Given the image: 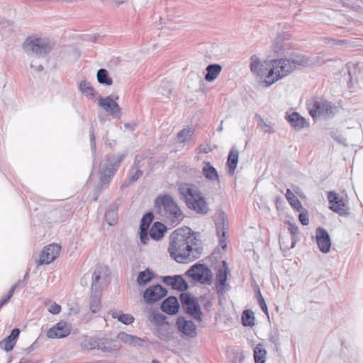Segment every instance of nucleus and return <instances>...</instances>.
Masks as SVG:
<instances>
[{
	"label": "nucleus",
	"mask_w": 363,
	"mask_h": 363,
	"mask_svg": "<svg viewBox=\"0 0 363 363\" xmlns=\"http://www.w3.org/2000/svg\"><path fill=\"white\" fill-rule=\"evenodd\" d=\"M186 274L191 277L194 280L198 281L201 284L208 283L212 278V272L207 267L203 264H196L193 265Z\"/></svg>",
	"instance_id": "nucleus-8"
},
{
	"label": "nucleus",
	"mask_w": 363,
	"mask_h": 363,
	"mask_svg": "<svg viewBox=\"0 0 363 363\" xmlns=\"http://www.w3.org/2000/svg\"><path fill=\"white\" fill-rule=\"evenodd\" d=\"M5 304L6 303L4 302V301L1 300V301L0 302V308Z\"/></svg>",
	"instance_id": "nucleus-54"
},
{
	"label": "nucleus",
	"mask_w": 363,
	"mask_h": 363,
	"mask_svg": "<svg viewBox=\"0 0 363 363\" xmlns=\"http://www.w3.org/2000/svg\"><path fill=\"white\" fill-rule=\"evenodd\" d=\"M262 128L263 129V130L265 133H274V132L273 128L270 125L266 124L265 123H264L263 125H262Z\"/></svg>",
	"instance_id": "nucleus-49"
},
{
	"label": "nucleus",
	"mask_w": 363,
	"mask_h": 363,
	"mask_svg": "<svg viewBox=\"0 0 363 363\" xmlns=\"http://www.w3.org/2000/svg\"><path fill=\"white\" fill-rule=\"evenodd\" d=\"M43 66H42V65H38V68H37V70H38V71H41V70H43Z\"/></svg>",
	"instance_id": "nucleus-53"
},
{
	"label": "nucleus",
	"mask_w": 363,
	"mask_h": 363,
	"mask_svg": "<svg viewBox=\"0 0 363 363\" xmlns=\"http://www.w3.org/2000/svg\"><path fill=\"white\" fill-rule=\"evenodd\" d=\"M111 317L114 319L118 320L124 325H130L133 323L135 318L129 313H124L121 311L113 310L109 312Z\"/></svg>",
	"instance_id": "nucleus-26"
},
{
	"label": "nucleus",
	"mask_w": 363,
	"mask_h": 363,
	"mask_svg": "<svg viewBox=\"0 0 363 363\" xmlns=\"http://www.w3.org/2000/svg\"><path fill=\"white\" fill-rule=\"evenodd\" d=\"M140 239L142 243L146 245L149 240L147 230H140Z\"/></svg>",
	"instance_id": "nucleus-48"
},
{
	"label": "nucleus",
	"mask_w": 363,
	"mask_h": 363,
	"mask_svg": "<svg viewBox=\"0 0 363 363\" xmlns=\"http://www.w3.org/2000/svg\"><path fill=\"white\" fill-rule=\"evenodd\" d=\"M220 243L222 245V248L224 249L225 247V246H226V244L224 243V240H220Z\"/></svg>",
	"instance_id": "nucleus-52"
},
{
	"label": "nucleus",
	"mask_w": 363,
	"mask_h": 363,
	"mask_svg": "<svg viewBox=\"0 0 363 363\" xmlns=\"http://www.w3.org/2000/svg\"><path fill=\"white\" fill-rule=\"evenodd\" d=\"M71 332V326L65 321L61 320L50 328L47 332L49 338H63L68 336Z\"/></svg>",
	"instance_id": "nucleus-14"
},
{
	"label": "nucleus",
	"mask_w": 363,
	"mask_h": 363,
	"mask_svg": "<svg viewBox=\"0 0 363 363\" xmlns=\"http://www.w3.org/2000/svg\"><path fill=\"white\" fill-rule=\"evenodd\" d=\"M258 303H259V306L261 308L262 311L265 314H267L268 313L267 306L265 301L260 292H259V294H258Z\"/></svg>",
	"instance_id": "nucleus-44"
},
{
	"label": "nucleus",
	"mask_w": 363,
	"mask_h": 363,
	"mask_svg": "<svg viewBox=\"0 0 363 363\" xmlns=\"http://www.w3.org/2000/svg\"><path fill=\"white\" fill-rule=\"evenodd\" d=\"M118 338L120 341L123 342L125 344L129 345H141L143 342V340L135 336L132 335L125 333H120L118 335Z\"/></svg>",
	"instance_id": "nucleus-27"
},
{
	"label": "nucleus",
	"mask_w": 363,
	"mask_h": 363,
	"mask_svg": "<svg viewBox=\"0 0 363 363\" xmlns=\"http://www.w3.org/2000/svg\"><path fill=\"white\" fill-rule=\"evenodd\" d=\"M202 174L210 182L219 183V177L216 169L210 164L209 162L204 161L202 163Z\"/></svg>",
	"instance_id": "nucleus-21"
},
{
	"label": "nucleus",
	"mask_w": 363,
	"mask_h": 363,
	"mask_svg": "<svg viewBox=\"0 0 363 363\" xmlns=\"http://www.w3.org/2000/svg\"><path fill=\"white\" fill-rule=\"evenodd\" d=\"M267 351L263 345L258 344L254 349V358L255 363H264L266 361Z\"/></svg>",
	"instance_id": "nucleus-31"
},
{
	"label": "nucleus",
	"mask_w": 363,
	"mask_h": 363,
	"mask_svg": "<svg viewBox=\"0 0 363 363\" xmlns=\"http://www.w3.org/2000/svg\"><path fill=\"white\" fill-rule=\"evenodd\" d=\"M180 299L186 313L194 318L201 320V311L197 301L188 294H181Z\"/></svg>",
	"instance_id": "nucleus-9"
},
{
	"label": "nucleus",
	"mask_w": 363,
	"mask_h": 363,
	"mask_svg": "<svg viewBox=\"0 0 363 363\" xmlns=\"http://www.w3.org/2000/svg\"><path fill=\"white\" fill-rule=\"evenodd\" d=\"M125 157L124 154H119L107 157L101 162L100 170V182L101 184L104 185L110 182Z\"/></svg>",
	"instance_id": "nucleus-5"
},
{
	"label": "nucleus",
	"mask_w": 363,
	"mask_h": 363,
	"mask_svg": "<svg viewBox=\"0 0 363 363\" xmlns=\"http://www.w3.org/2000/svg\"><path fill=\"white\" fill-rule=\"evenodd\" d=\"M289 230L292 235V242H291V245L290 248H294L296 245V240L295 237L298 233V228L296 226L291 225H290Z\"/></svg>",
	"instance_id": "nucleus-43"
},
{
	"label": "nucleus",
	"mask_w": 363,
	"mask_h": 363,
	"mask_svg": "<svg viewBox=\"0 0 363 363\" xmlns=\"http://www.w3.org/2000/svg\"><path fill=\"white\" fill-rule=\"evenodd\" d=\"M179 304L178 300L174 296L167 298L161 305V309L162 311L170 315L176 314L179 311Z\"/></svg>",
	"instance_id": "nucleus-22"
},
{
	"label": "nucleus",
	"mask_w": 363,
	"mask_h": 363,
	"mask_svg": "<svg viewBox=\"0 0 363 363\" xmlns=\"http://www.w3.org/2000/svg\"><path fill=\"white\" fill-rule=\"evenodd\" d=\"M242 323L245 326H253L255 325V316L252 311L246 310L242 315Z\"/></svg>",
	"instance_id": "nucleus-37"
},
{
	"label": "nucleus",
	"mask_w": 363,
	"mask_h": 363,
	"mask_svg": "<svg viewBox=\"0 0 363 363\" xmlns=\"http://www.w3.org/2000/svg\"><path fill=\"white\" fill-rule=\"evenodd\" d=\"M155 278L154 272L150 269H146L144 271L140 272L136 279V283L140 286H145L152 281Z\"/></svg>",
	"instance_id": "nucleus-25"
},
{
	"label": "nucleus",
	"mask_w": 363,
	"mask_h": 363,
	"mask_svg": "<svg viewBox=\"0 0 363 363\" xmlns=\"http://www.w3.org/2000/svg\"><path fill=\"white\" fill-rule=\"evenodd\" d=\"M204 151H205V152H208V151H207V148H205V150H204Z\"/></svg>",
	"instance_id": "nucleus-58"
},
{
	"label": "nucleus",
	"mask_w": 363,
	"mask_h": 363,
	"mask_svg": "<svg viewBox=\"0 0 363 363\" xmlns=\"http://www.w3.org/2000/svg\"><path fill=\"white\" fill-rule=\"evenodd\" d=\"M177 325L179 330L182 333L183 335L189 337L196 336V326L193 321L180 317L177 319Z\"/></svg>",
	"instance_id": "nucleus-18"
},
{
	"label": "nucleus",
	"mask_w": 363,
	"mask_h": 363,
	"mask_svg": "<svg viewBox=\"0 0 363 363\" xmlns=\"http://www.w3.org/2000/svg\"><path fill=\"white\" fill-rule=\"evenodd\" d=\"M162 281L165 284L171 286L173 289L178 290L179 291H185L189 287L188 284L181 275L163 277Z\"/></svg>",
	"instance_id": "nucleus-19"
},
{
	"label": "nucleus",
	"mask_w": 363,
	"mask_h": 363,
	"mask_svg": "<svg viewBox=\"0 0 363 363\" xmlns=\"http://www.w3.org/2000/svg\"><path fill=\"white\" fill-rule=\"evenodd\" d=\"M196 237L189 228L175 230L170 235L168 252L170 257L179 263H184L196 258L195 255Z\"/></svg>",
	"instance_id": "nucleus-2"
},
{
	"label": "nucleus",
	"mask_w": 363,
	"mask_h": 363,
	"mask_svg": "<svg viewBox=\"0 0 363 363\" xmlns=\"http://www.w3.org/2000/svg\"><path fill=\"white\" fill-rule=\"evenodd\" d=\"M97 80L100 84L106 85H111L112 79L109 77L107 70L104 69H100L97 72L96 74Z\"/></svg>",
	"instance_id": "nucleus-35"
},
{
	"label": "nucleus",
	"mask_w": 363,
	"mask_h": 363,
	"mask_svg": "<svg viewBox=\"0 0 363 363\" xmlns=\"http://www.w3.org/2000/svg\"><path fill=\"white\" fill-rule=\"evenodd\" d=\"M308 111L310 115L313 118L328 117L333 114L335 107L331 104L322 99H314L308 105Z\"/></svg>",
	"instance_id": "nucleus-7"
},
{
	"label": "nucleus",
	"mask_w": 363,
	"mask_h": 363,
	"mask_svg": "<svg viewBox=\"0 0 363 363\" xmlns=\"http://www.w3.org/2000/svg\"><path fill=\"white\" fill-rule=\"evenodd\" d=\"M79 89L82 94H84L88 99H93L94 98L95 91L91 86L90 83L87 81H81L79 84Z\"/></svg>",
	"instance_id": "nucleus-30"
},
{
	"label": "nucleus",
	"mask_w": 363,
	"mask_h": 363,
	"mask_svg": "<svg viewBox=\"0 0 363 363\" xmlns=\"http://www.w3.org/2000/svg\"><path fill=\"white\" fill-rule=\"evenodd\" d=\"M286 118L296 130H300L309 126L308 122L297 112H293L287 116Z\"/></svg>",
	"instance_id": "nucleus-20"
},
{
	"label": "nucleus",
	"mask_w": 363,
	"mask_h": 363,
	"mask_svg": "<svg viewBox=\"0 0 363 363\" xmlns=\"http://www.w3.org/2000/svg\"><path fill=\"white\" fill-rule=\"evenodd\" d=\"M158 337L162 339V340H164V337H162V336H160V335H158Z\"/></svg>",
	"instance_id": "nucleus-56"
},
{
	"label": "nucleus",
	"mask_w": 363,
	"mask_h": 363,
	"mask_svg": "<svg viewBox=\"0 0 363 363\" xmlns=\"http://www.w3.org/2000/svg\"><path fill=\"white\" fill-rule=\"evenodd\" d=\"M193 130L190 128L183 129L177 134V140L180 143L189 142L191 138Z\"/></svg>",
	"instance_id": "nucleus-38"
},
{
	"label": "nucleus",
	"mask_w": 363,
	"mask_h": 363,
	"mask_svg": "<svg viewBox=\"0 0 363 363\" xmlns=\"http://www.w3.org/2000/svg\"><path fill=\"white\" fill-rule=\"evenodd\" d=\"M108 269L106 267L98 266L94 269L92 274L91 287L94 290H99L104 284H106Z\"/></svg>",
	"instance_id": "nucleus-16"
},
{
	"label": "nucleus",
	"mask_w": 363,
	"mask_h": 363,
	"mask_svg": "<svg viewBox=\"0 0 363 363\" xmlns=\"http://www.w3.org/2000/svg\"><path fill=\"white\" fill-rule=\"evenodd\" d=\"M167 228L161 223H155L150 230V236L153 240H157L164 236Z\"/></svg>",
	"instance_id": "nucleus-29"
},
{
	"label": "nucleus",
	"mask_w": 363,
	"mask_h": 363,
	"mask_svg": "<svg viewBox=\"0 0 363 363\" xmlns=\"http://www.w3.org/2000/svg\"><path fill=\"white\" fill-rule=\"evenodd\" d=\"M48 311L50 313L56 315V314L60 313L61 311V306L59 304L56 303L55 302L50 301L48 304Z\"/></svg>",
	"instance_id": "nucleus-41"
},
{
	"label": "nucleus",
	"mask_w": 363,
	"mask_h": 363,
	"mask_svg": "<svg viewBox=\"0 0 363 363\" xmlns=\"http://www.w3.org/2000/svg\"><path fill=\"white\" fill-rule=\"evenodd\" d=\"M23 50L29 55H36L44 56L50 52L52 45L47 39L30 37L25 41Z\"/></svg>",
	"instance_id": "nucleus-6"
},
{
	"label": "nucleus",
	"mask_w": 363,
	"mask_h": 363,
	"mask_svg": "<svg viewBox=\"0 0 363 363\" xmlns=\"http://www.w3.org/2000/svg\"><path fill=\"white\" fill-rule=\"evenodd\" d=\"M328 199L330 203V209L340 216L347 214V201L334 191L328 194Z\"/></svg>",
	"instance_id": "nucleus-12"
},
{
	"label": "nucleus",
	"mask_w": 363,
	"mask_h": 363,
	"mask_svg": "<svg viewBox=\"0 0 363 363\" xmlns=\"http://www.w3.org/2000/svg\"><path fill=\"white\" fill-rule=\"evenodd\" d=\"M286 198L294 209L300 211L303 208L301 203L294 194L289 189L286 190Z\"/></svg>",
	"instance_id": "nucleus-33"
},
{
	"label": "nucleus",
	"mask_w": 363,
	"mask_h": 363,
	"mask_svg": "<svg viewBox=\"0 0 363 363\" xmlns=\"http://www.w3.org/2000/svg\"><path fill=\"white\" fill-rule=\"evenodd\" d=\"M179 193L189 209L200 214H206L208 212L206 198L195 186L186 183L182 184L179 186Z\"/></svg>",
	"instance_id": "nucleus-3"
},
{
	"label": "nucleus",
	"mask_w": 363,
	"mask_h": 363,
	"mask_svg": "<svg viewBox=\"0 0 363 363\" xmlns=\"http://www.w3.org/2000/svg\"><path fill=\"white\" fill-rule=\"evenodd\" d=\"M222 70V67L218 64L209 65L206 67L207 73L205 75V79L207 82H213L220 74Z\"/></svg>",
	"instance_id": "nucleus-28"
},
{
	"label": "nucleus",
	"mask_w": 363,
	"mask_h": 363,
	"mask_svg": "<svg viewBox=\"0 0 363 363\" xmlns=\"http://www.w3.org/2000/svg\"><path fill=\"white\" fill-rule=\"evenodd\" d=\"M98 349L103 352H111L116 349L113 342L108 339H99Z\"/></svg>",
	"instance_id": "nucleus-36"
},
{
	"label": "nucleus",
	"mask_w": 363,
	"mask_h": 363,
	"mask_svg": "<svg viewBox=\"0 0 363 363\" xmlns=\"http://www.w3.org/2000/svg\"><path fill=\"white\" fill-rule=\"evenodd\" d=\"M289 48V44L286 42H283L281 36H278L274 43V49L277 54H284Z\"/></svg>",
	"instance_id": "nucleus-34"
},
{
	"label": "nucleus",
	"mask_w": 363,
	"mask_h": 363,
	"mask_svg": "<svg viewBox=\"0 0 363 363\" xmlns=\"http://www.w3.org/2000/svg\"><path fill=\"white\" fill-rule=\"evenodd\" d=\"M20 330L18 328L13 329L9 336L0 342V347L7 352L12 350L16 342Z\"/></svg>",
	"instance_id": "nucleus-23"
},
{
	"label": "nucleus",
	"mask_w": 363,
	"mask_h": 363,
	"mask_svg": "<svg viewBox=\"0 0 363 363\" xmlns=\"http://www.w3.org/2000/svg\"><path fill=\"white\" fill-rule=\"evenodd\" d=\"M99 105L115 118L121 117V109L118 104L111 97L100 98Z\"/></svg>",
	"instance_id": "nucleus-15"
},
{
	"label": "nucleus",
	"mask_w": 363,
	"mask_h": 363,
	"mask_svg": "<svg viewBox=\"0 0 363 363\" xmlns=\"http://www.w3.org/2000/svg\"><path fill=\"white\" fill-rule=\"evenodd\" d=\"M101 301L97 296H93L90 298V310L92 313H96L100 310Z\"/></svg>",
	"instance_id": "nucleus-40"
},
{
	"label": "nucleus",
	"mask_w": 363,
	"mask_h": 363,
	"mask_svg": "<svg viewBox=\"0 0 363 363\" xmlns=\"http://www.w3.org/2000/svg\"><path fill=\"white\" fill-rule=\"evenodd\" d=\"M155 206L159 213L174 225H178L184 218L182 211L169 195L158 196L155 201Z\"/></svg>",
	"instance_id": "nucleus-4"
},
{
	"label": "nucleus",
	"mask_w": 363,
	"mask_h": 363,
	"mask_svg": "<svg viewBox=\"0 0 363 363\" xmlns=\"http://www.w3.org/2000/svg\"><path fill=\"white\" fill-rule=\"evenodd\" d=\"M147 318L151 323L157 325H163L165 322L164 315L156 311H150Z\"/></svg>",
	"instance_id": "nucleus-32"
},
{
	"label": "nucleus",
	"mask_w": 363,
	"mask_h": 363,
	"mask_svg": "<svg viewBox=\"0 0 363 363\" xmlns=\"http://www.w3.org/2000/svg\"><path fill=\"white\" fill-rule=\"evenodd\" d=\"M313 60L303 55H296L262 62L256 55L250 57V70L254 75L264 79L263 83L269 86L288 76L298 67L311 66Z\"/></svg>",
	"instance_id": "nucleus-1"
},
{
	"label": "nucleus",
	"mask_w": 363,
	"mask_h": 363,
	"mask_svg": "<svg viewBox=\"0 0 363 363\" xmlns=\"http://www.w3.org/2000/svg\"><path fill=\"white\" fill-rule=\"evenodd\" d=\"M153 216L151 213H148L145 214L142 220L140 223V230H147L149 228V225L152 221Z\"/></svg>",
	"instance_id": "nucleus-39"
},
{
	"label": "nucleus",
	"mask_w": 363,
	"mask_h": 363,
	"mask_svg": "<svg viewBox=\"0 0 363 363\" xmlns=\"http://www.w3.org/2000/svg\"><path fill=\"white\" fill-rule=\"evenodd\" d=\"M316 242L320 251L328 253L330 250L331 242L328 233L322 228H318L315 232Z\"/></svg>",
	"instance_id": "nucleus-17"
},
{
	"label": "nucleus",
	"mask_w": 363,
	"mask_h": 363,
	"mask_svg": "<svg viewBox=\"0 0 363 363\" xmlns=\"http://www.w3.org/2000/svg\"><path fill=\"white\" fill-rule=\"evenodd\" d=\"M298 218H299L300 222L303 225H308V223H309V218H308V214L306 213H304V212L301 213L299 214Z\"/></svg>",
	"instance_id": "nucleus-46"
},
{
	"label": "nucleus",
	"mask_w": 363,
	"mask_h": 363,
	"mask_svg": "<svg viewBox=\"0 0 363 363\" xmlns=\"http://www.w3.org/2000/svg\"><path fill=\"white\" fill-rule=\"evenodd\" d=\"M105 217L108 225H112L116 220V213L114 211H108Z\"/></svg>",
	"instance_id": "nucleus-45"
},
{
	"label": "nucleus",
	"mask_w": 363,
	"mask_h": 363,
	"mask_svg": "<svg viewBox=\"0 0 363 363\" xmlns=\"http://www.w3.org/2000/svg\"><path fill=\"white\" fill-rule=\"evenodd\" d=\"M141 175L142 172L140 170H138L135 174L131 176L130 179L132 181H136Z\"/></svg>",
	"instance_id": "nucleus-50"
},
{
	"label": "nucleus",
	"mask_w": 363,
	"mask_h": 363,
	"mask_svg": "<svg viewBox=\"0 0 363 363\" xmlns=\"http://www.w3.org/2000/svg\"><path fill=\"white\" fill-rule=\"evenodd\" d=\"M60 250L61 246L58 244L47 245L40 255L38 264H48L51 263L59 256Z\"/></svg>",
	"instance_id": "nucleus-13"
},
{
	"label": "nucleus",
	"mask_w": 363,
	"mask_h": 363,
	"mask_svg": "<svg viewBox=\"0 0 363 363\" xmlns=\"http://www.w3.org/2000/svg\"><path fill=\"white\" fill-rule=\"evenodd\" d=\"M99 339H89L84 344V347L88 350L98 349Z\"/></svg>",
	"instance_id": "nucleus-42"
},
{
	"label": "nucleus",
	"mask_w": 363,
	"mask_h": 363,
	"mask_svg": "<svg viewBox=\"0 0 363 363\" xmlns=\"http://www.w3.org/2000/svg\"><path fill=\"white\" fill-rule=\"evenodd\" d=\"M229 273L226 262L223 261L222 264L218 266L216 275V289L218 294H223L225 292L228 286L227 279Z\"/></svg>",
	"instance_id": "nucleus-10"
},
{
	"label": "nucleus",
	"mask_w": 363,
	"mask_h": 363,
	"mask_svg": "<svg viewBox=\"0 0 363 363\" xmlns=\"http://www.w3.org/2000/svg\"><path fill=\"white\" fill-rule=\"evenodd\" d=\"M204 151H205V152H208V151H207V148H205V150H204Z\"/></svg>",
	"instance_id": "nucleus-57"
},
{
	"label": "nucleus",
	"mask_w": 363,
	"mask_h": 363,
	"mask_svg": "<svg viewBox=\"0 0 363 363\" xmlns=\"http://www.w3.org/2000/svg\"><path fill=\"white\" fill-rule=\"evenodd\" d=\"M238 157H239V151L235 147H232L228 157L227 161V167H228V173L230 175H233L235 173V170L237 167V164L238 162Z\"/></svg>",
	"instance_id": "nucleus-24"
},
{
	"label": "nucleus",
	"mask_w": 363,
	"mask_h": 363,
	"mask_svg": "<svg viewBox=\"0 0 363 363\" xmlns=\"http://www.w3.org/2000/svg\"><path fill=\"white\" fill-rule=\"evenodd\" d=\"M17 286H18V283L16 284L15 285H13L11 287V289L9 291L8 294L6 295V296L2 299V301H4V302L5 303H7L9 302V301L10 300V298L13 296L14 291L16 289Z\"/></svg>",
	"instance_id": "nucleus-47"
},
{
	"label": "nucleus",
	"mask_w": 363,
	"mask_h": 363,
	"mask_svg": "<svg viewBox=\"0 0 363 363\" xmlns=\"http://www.w3.org/2000/svg\"><path fill=\"white\" fill-rule=\"evenodd\" d=\"M167 290L160 284H155L147 287L143 294L145 301L147 303H155L164 297Z\"/></svg>",
	"instance_id": "nucleus-11"
},
{
	"label": "nucleus",
	"mask_w": 363,
	"mask_h": 363,
	"mask_svg": "<svg viewBox=\"0 0 363 363\" xmlns=\"http://www.w3.org/2000/svg\"><path fill=\"white\" fill-rule=\"evenodd\" d=\"M152 363H160V362L158 361H157V360H152Z\"/></svg>",
	"instance_id": "nucleus-55"
},
{
	"label": "nucleus",
	"mask_w": 363,
	"mask_h": 363,
	"mask_svg": "<svg viewBox=\"0 0 363 363\" xmlns=\"http://www.w3.org/2000/svg\"><path fill=\"white\" fill-rule=\"evenodd\" d=\"M95 137L93 134H91V147L93 150L95 148V143H94Z\"/></svg>",
	"instance_id": "nucleus-51"
}]
</instances>
